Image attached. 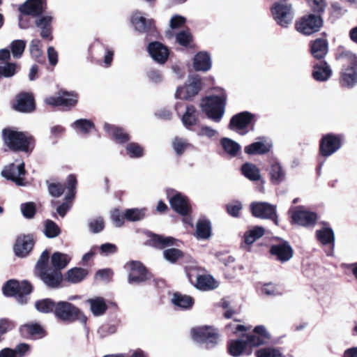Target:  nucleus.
Instances as JSON below:
<instances>
[{
    "mask_svg": "<svg viewBox=\"0 0 357 357\" xmlns=\"http://www.w3.org/2000/svg\"><path fill=\"white\" fill-rule=\"evenodd\" d=\"M3 144L14 153H24L30 155L36 146V139L27 132L18 131L15 128L7 127L1 134Z\"/></svg>",
    "mask_w": 357,
    "mask_h": 357,
    "instance_id": "f03ea898",
    "label": "nucleus"
},
{
    "mask_svg": "<svg viewBox=\"0 0 357 357\" xmlns=\"http://www.w3.org/2000/svg\"><path fill=\"white\" fill-rule=\"evenodd\" d=\"M26 47V42L22 40H15L11 43L10 48L13 57L20 58Z\"/></svg>",
    "mask_w": 357,
    "mask_h": 357,
    "instance_id": "bf43d9fd",
    "label": "nucleus"
},
{
    "mask_svg": "<svg viewBox=\"0 0 357 357\" xmlns=\"http://www.w3.org/2000/svg\"><path fill=\"white\" fill-rule=\"evenodd\" d=\"M169 202L172 209L183 217V221L185 223L190 224L192 208L190 199L181 192L174 191V194L169 197Z\"/></svg>",
    "mask_w": 357,
    "mask_h": 357,
    "instance_id": "1a4fd4ad",
    "label": "nucleus"
},
{
    "mask_svg": "<svg viewBox=\"0 0 357 357\" xmlns=\"http://www.w3.org/2000/svg\"><path fill=\"white\" fill-rule=\"evenodd\" d=\"M270 10L273 20L280 27L287 29L293 23L295 13L292 4L288 0L275 1Z\"/></svg>",
    "mask_w": 357,
    "mask_h": 357,
    "instance_id": "20e7f679",
    "label": "nucleus"
},
{
    "mask_svg": "<svg viewBox=\"0 0 357 357\" xmlns=\"http://www.w3.org/2000/svg\"><path fill=\"white\" fill-rule=\"evenodd\" d=\"M78 96L74 92H68L61 90L58 96H49L45 100L47 105L52 107H62L66 109H70L77 103Z\"/></svg>",
    "mask_w": 357,
    "mask_h": 357,
    "instance_id": "4468645a",
    "label": "nucleus"
},
{
    "mask_svg": "<svg viewBox=\"0 0 357 357\" xmlns=\"http://www.w3.org/2000/svg\"><path fill=\"white\" fill-rule=\"evenodd\" d=\"M50 259V252L47 250H44L40 255L35 267V274L40 271H47L51 268L48 266Z\"/></svg>",
    "mask_w": 357,
    "mask_h": 357,
    "instance_id": "09e8293b",
    "label": "nucleus"
},
{
    "mask_svg": "<svg viewBox=\"0 0 357 357\" xmlns=\"http://www.w3.org/2000/svg\"><path fill=\"white\" fill-rule=\"evenodd\" d=\"M70 261L68 255L59 252H54L51 257V264L52 268L61 271L66 268Z\"/></svg>",
    "mask_w": 357,
    "mask_h": 357,
    "instance_id": "a19ab883",
    "label": "nucleus"
},
{
    "mask_svg": "<svg viewBox=\"0 0 357 357\" xmlns=\"http://www.w3.org/2000/svg\"><path fill=\"white\" fill-rule=\"evenodd\" d=\"M228 351L234 357L241 355L249 356L252 354L251 349L248 348L244 339H238L229 342Z\"/></svg>",
    "mask_w": 357,
    "mask_h": 357,
    "instance_id": "2f4dec72",
    "label": "nucleus"
},
{
    "mask_svg": "<svg viewBox=\"0 0 357 357\" xmlns=\"http://www.w3.org/2000/svg\"><path fill=\"white\" fill-rule=\"evenodd\" d=\"M36 275L50 289L59 288L63 280V275L61 272L52 268L47 271H40L36 273Z\"/></svg>",
    "mask_w": 357,
    "mask_h": 357,
    "instance_id": "4be33fe9",
    "label": "nucleus"
},
{
    "mask_svg": "<svg viewBox=\"0 0 357 357\" xmlns=\"http://www.w3.org/2000/svg\"><path fill=\"white\" fill-rule=\"evenodd\" d=\"M104 129L108 136L117 144H124L130 139V135L121 127L105 123Z\"/></svg>",
    "mask_w": 357,
    "mask_h": 357,
    "instance_id": "393cba45",
    "label": "nucleus"
},
{
    "mask_svg": "<svg viewBox=\"0 0 357 357\" xmlns=\"http://www.w3.org/2000/svg\"><path fill=\"white\" fill-rule=\"evenodd\" d=\"M41 46V42L38 39L32 40L29 45L30 53L38 62H40L44 60Z\"/></svg>",
    "mask_w": 357,
    "mask_h": 357,
    "instance_id": "de8ad7c7",
    "label": "nucleus"
},
{
    "mask_svg": "<svg viewBox=\"0 0 357 357\" xmlns=\"http://www.w3.org/2000/svg\"><path fill=\"white\" fill-rule=\"evenodd\" d=\"M315 236L319 242L322 245H330V250L327 252L328 256H333L335 248V234L333 229L330 227H324L315 231Z\"/></svg>",
    "mask_w": 357,
    "mask_h": 357,
    "instance_id": "a878e982",
    "label": "nucleus"
},
{
    "mask_svg": "<svg viewBox=\"0 0 357 357\" xmlns=\"http://www.w3.org/2000/svg\"><path fill=\"white\" fill-rule=\"evenodd\" d=\"M15 326L16 324L13 321L8 318L0 319V342L3 339L2 336L8 331L15 328Z\"/></svg>",
    "mask_w": 357,
    "mask_h": 357,
    "instance_id": "69168bd1",
    "label": "nucleus"
},
{
    "mask_svg": "<svg viewBox=\"0 0 357 357\" xmlns=\"http://www.w3.org/2000/svg\"><path fill=\"white\" fill-rule=\"evenodd\" d=\"M47 185L49 193L54 197H59L66 190V185L61 183H50L47 181Z\"/></svg>",
    "mask_w": 357,
    "mask_h": 357,
    "instance_id": "4d7b16f0",
    "label": "nucleus"
},
{
    "mask_svg": "<svg viewBox=\"0 0 357 357\" xmlns=\"http://www.w3.org/2000/svg\"><path fill=\"white\" fill-rule=\"evenodd\" d=\"M35 307L40 313L53 314L58 321L66 324L77 321L86 324L87 322L88 319L84 312L68 301H56L46 298L36 301Z\"/></svg>",
    "mask_w": 357,
    "mask_h": 357,
    "instance_id": "f257e3e1",
    "label": "nucleus"
},
{
    "mask_svg": "<svg viewBox=\"0 0 357 357\" xmlns=\"http://www.w3.org/2000/svg\"><path fill=\"white\" fill-rule=\"evenodd\" d=\"M35 25L41 29L40 36L45 40H52L53 36L52 35V17L51 16H42L36 17L35 20Z\"/></svg>",
    "mask_w": 357,
    "mask_h": 357,
    "instance_id": "c756f323",
    "label": "nucleus"
},
{
    "mask_svg": "<svg viewBox=\"0 0 357 357\" xmlns=\"http://www.w3.org/2000/svg\"><path fill=\"white\" fill-rule=\"evenodd\" d=\"M43 3L44 0H26L20 6L19 10L24 15L38 17L44 11Z\"/></svg>",
    "mask_w": 357,
    "mask_h": 357,
    "instance_id": "cd10ccee",
    "label": "nucleus"
},
{
    "mask_svg": "<svg viewBox=\"0 0 357 357\" xmlns=\"http://www.w3.org/2000/svg\"><path fill=\"white\" fill-rule=\"evenodd\" d=\"M211 223L208 220H199L197 223L196 234L198 238L206 239L211 236Z\"/></svg>",
    "mask_w": 357,
    "mask_h": 357,
    "instance_id": "a18cd8bd",
    "label": "nucleus"
},
{
    "mask_svg": "<svg viewBox=\"0 0 357 357\" xmlns=\"http://www.w3.org/2000/svg\"><path fill=\"white\" fill-rule=\"evenodd\" d=\"M66 181V188H68V192L65 199L67 200H73L75 195L76 185L77 183L76 176L74 174L68 175Z\"/></svg>",
    "mask_w": 357,
    "mask_h": 357,
    "instance_id": "603ef678",
    "label": "nucleus"
},
{
    "mask_svg": "<svg viewBox=\"0 0 357 357\" xmlns=\"http://www.w3.org/2000/svg\"><path fill=\"white\" fill-rule=\"evenodd\" d=\"M20 333L22 337L32 340L41 339L47 335L46 331L38 323H29L21 326Z\"/></svg>",
    "mask_w": 357,
    "mask_h": 357,
    "instance_id": "b1692460",
    "label": "nucleus"
},
{
    "mask_svg": "<svg viewBox=\"0 0 357 357\" xmlns=\"http://www.w3.org/2000/svg\"><path fill=\"white\" fill-rule=\"evenodd\" d=\"M75 126L77 129H78L81 132L84 134H88L91 130L95 128L94 123L88 119H79L77 120L75 123Z\"/></svg>",
    "mask_w": 357,
    "mask_h": 357,
    "instance_id": "0e129e2a",
    "label": "nucleus"
},
{
    "mask_svg": "<svg viewBox=\"0 0 357 357\" xmlns=\"http://www.w3.org/2000/svg\"><path fill=\"white\" fill-rule=\"evenodd\" d=\"M244 340L248 348H250L252 351V347H258L268 343L255 333L246 335Z\"/></svg>",
    "mask_w": 357,
    "mask_h": 357,
    "instance_id": "864d4df0",
    "label": "nucleus"
},
{
    "mask_svg": "<svg viewBox=\"0 0 357 357\" xmlns=\"http://www.w3.org/2000/svg\"><path fill=\"white\" fill-rule=\"evenodd\" d=\"M328 51V44L324 38H317L310 43V52L317 59L325 57Z\"/></svg>",
    "mask_w": 357,
    "mask_h": 357,
    "instance_id": "473e14b6",
    "label": "nucleus"
},
{
    "mask_svg": "<svg viewBox=\"0 0 357 357\" xmlns=\"http://www.w3.org/2000/svg\"><path fill=\"white\" fill-rule=\"evenodd\" d=\"M243 174L250 181H259L261 174L256 165L251 163H245L241 167Z\"/></svg>",
    "mask_w": 357,
    "mask_h": 357,
    "instance_id": "37998d69",
    "label": "nucleus"
},
{
    "mask_svg": "<svg viewBox=\"0 0 357 357\" xmlns=\"http://www.w3.org/2000/svg\"><path fill=\"white\" fill-rule=\"evenodd\" d=\"M20 209L22 215L27 219L33 218L36 213V205L34 202H29L22 204Z\"/></svg>",
    "mask_w": 357,
    "mask_h": 357,
    "instance_id": "680f3d73",
    "label": "nucleus"
},
{
    "mask_svg": "<svg viewBox=\"0 0 357 357\" xmlns=\"http://www.w3.org/2000/svg\"><path fill=\"white\" fill-rule=\"evenodd\" d=\"M131 23L135 29L140 33H153L155 31L154 21L146 19L139 13H135L132 16Z\"/></svg>",
    "mask_w": 357,
    "mask_h": 357,
    "instance_id": "bb28decb",
    "label": "nucleus"
},
{
    "mask_svg": "<svg viewBox=\"0 0 357 357\" xmlns=\"http://www.w3.org/2000/svg\"><path fill=\"white\" fill-rule=\"evenodd\" d=\"M17 66L15 63H7L5 66H0V79L3 77L9 78L17 73Z\"/></svg>",
    "mask_w": 357,
    "mask_h": 357,
    "instance_id": "052dcab7",
    "label": "nucleus"
},
{
    "mask_svg": "<svg viewBox=\"0 0 357 357\" xmlns=\"http://www.w3.org/2000/svg\"><path fill=\"white\" fill-rule=\"evenodd\" d=\"M192 340L206 349H211L216 347L220 341L218 329L212 326H199L190 330Z\"/></svg>",
    "mask_w": 357,
    "mask_h": 357,
    "instance_id": "7ed1b4c3",
    "label": "nucleus"
},
{
    "mask_svg": "<svg viewBox=\"0 0 357 357\" xmlns=\"http://www.w3.org/2000/svg\"><path fill=\"white\" fill-rule=\"evenodd\" d=\"M35 241L31 235L19 236L13 246L15 255L18 257H26L32 250Z\"/></svg>",
    "mask_w": 357,
    "mask_h": 357,
    "instance_id": "aec40b11",
    "label": "nucleus"
},
{
    "mask_svg": "<svg viewBox=\"0 0 357 357\" xmlns=\"http://www.w3.org/2000/svg\"><path fill=\"white\" fill-rule=\"evenodd\" d=\"M340 58L349 64L342 70L340 84L344 87L352 88L357 84V56L346 50L340 54Z\"/></svg>",
    "mask_w": 357,
    "mask_h": 357,
    "instance_id": "423d86ee",
    "label": "nucleus"
},
{
    "mask_svg": "<svg viewBox=\"0 0 357 357\" xmlns=\"http://www.w3.org/2000/svg\"><path fill=\"white\" fill-rule=\"evenodd\" d=\"M175 238L171 236L165 237L162 235L151 234L146 244L155 248L162 249L174 245Z\"/></svg>",
    "mask_w": 357,
    "mask_h": 357,
    "instance_id": "e433bc0d",
    "label": "nucleus"
},
{
    "mask_svg": "<svg viewBox=\"0 0 357 357\" xmlns=\"http://www.w3.org/2000/svg\"><path fill=\"white\" fill-rule=\"evenodd\" d=\"M190 282L201 291L213 290L218 287V282L209 274L197 267H191L187 271Z\"/></svg>",
    "mask_w": 357,
    "mask_h": 357,
    "instance_id": "0eeeda50",
    "label": "nucleus"
},
{
    "mask_svg": "<svg viewBox=\"0 0 357 357\" xmlns=\"http://www.w3.org/2000/svg\"><path fill=\"white\" fill-rule=\"evenodd\" d=\"M202 88L201 79L198 77H193L189 84L177 88L175 97L178 99L190 100L196 96Z\"/></svg>",
    "mask_w": 357,
    "mask_h": 357,
    "instance_id": "412c9836",
    "label": "nucleus"
},
{
    "mask_svg": "<svg viewBox=\"0 0 357 357\" xmlns=\"http://www.w3.org/2000/svg\"><path fill=\"white\" fill-rule=\"evenodd\" d=\"M311 10L317 16H321L324 13L327 2L326 0H307Z\"/></svg>",
    "mask_w": 357,
    "mask_h": 357,
    "instance_id": "3c124183",
    "label": "nucleus"
},
{
    "mask_svg": "<svg viewBox=\"0 0 357 357\" xmlns=\"http://www.w3.org/2000/svg\"><path fill=\"white\" fill-rule=\"evenodd\" d=\"M26 174L25 165L22 162L16 166L14 163H11L6 166L1 172L3 177L7 180L13 181L17 185L22 186L24 185V178L22 176Z\"/></svg>",
    "mask_w": 357,
    "mask_h": 357,
    "instance_id": "f3484780",
    "label": "nucleus"
},
{
    "mask_svg": "<svg viewBox=\"0 0 357 357\" xmlns=\"http://www.w3.org/2000/svg\"><path fill=\"white\" fill-rule=\"evenodd\" d=\"M242 208L243 206L240 202L234 201L227 205V211L230 215L238 217Z\"/></svg>",
    "mask_w": 357,
    "mask_h": 357,
    "instance_id": "774afa93",
    "label": "nucleus"
},
{
    "mask_svg": "<svg viewBox=\"0 0 357 357\" xmlns=\"http://www.w3.org/2000/svg\"><path fill=\"white\" fill-rule=\"evenodd\" d=\"M323 20L321 17L315 14H309L296 21L295 27L297 31L303 35H311L317 32L321 27Z\"/></svg>",
    "mask_w": 357,
    "mask_h": 357,
    "instance_id": "f8f14e48",
    "label": "nucleus"
},
{
    "mask_svg": "<svg viewBox=\"0 0 357 357\" xmlns=\"http://www.w3.org/2000/svg\"><path fill=\"white\" fill-rule=\"evenodd\" d=\"M312 75L317 82H326L331 77L332 70L326 61H321L313 66Z\"/></svg>",
    "mask_w": 357,
    "mask_h": 357,
    "instance_id": "7c9ffc66",
    "label": "nucleus"
},
{
    "mask_svg": "<svg viewBox=\"0 0 357 357\" xmlns=\"http://www.w3.org/2000/svg\"><path fill=\"white\" fill-rule=\"evenodd\" d=\"M111 219L116 227H122L124 225L125 212L123 213L119 208H114L111 211Z\"/></svg>",
    "mask_w": 357,
    "mask_h": 357,
    "instance_id": "338daca9",
    "label": "nucleus"
},
{
    "mask_svg": "<svg viewBox=\"0 0 357 357\" xmlns=\"http://www.w3.org/2000/svg\"><path fill=\"white\" fill-rule=\"evenodd\" d=\"M289 213L292 222L301 227H313L317 221L316 213L306 210L301 206L291 207L289 210Z\"/></svg>",
    "mask_w": 357,
    "mask_h": 357,
    "instance_id": "9b49d317",
    "label": "nucleus"
},
{
    "mask_svg": "<svg viewBox=\"0 0 357 357\" xmlns=\"http://www.w3.org/2000/svg\"><path fill=\"white\" fill-rule=\"evenodd\" d=\"M127 154L132 158H138L144 155V148L137 142L128 143L126 146Z\"/></svg>",
    "mask_w": 357,
    "mask_h": 357,
    "instance_id": "49530a36",
    "label": "nucleus"
},
{
    "mask_svg": "<svg viewBox=\"0 0 357 357\" xmlns=\"http://www.w3.org/2000/svg\"><path fill=\"white\" fill-rule=\"evenodd\" d=\"M193 67L197 71H207L211 67V58L207 52H198L193 59Z\"/></svg>",
    "mask_w": 357,
    "mask_h": 357,
    "instance_id": "58836bf2",
    "label": "nucleus"
},
{
    "mask_svg": "<svg viewBox=\"0 0 357 357\" xmlns=\"http://www.w3.org/2000/svg\"><path fill=\"white\" fill-rule=\"evenodd\" d=\"M250 209L255 217L262 219H273L276 221V206L267 202H253L250 205Z\"/></svg>",
    "mask_w": 357,
    "mask_h": 357,
    "instance_id": "a211bd4d",
    "label": "nucleus"
},
{
    "mask_svg": "<svg viewBox=\"0 0 357 357\" xmlns=\"http://www.w3.org/2000/svg\"><path fill=\"white\" fill-rule=\"evenodd\" d=\"M126 219L135 222L142 220L145 217V210L139 208H130L125 211Z\"/></svg>",
    "mask_w": 357,
    "mask_h": 357,
    "instance_id": "6e6d98bb",
    "label": "nucleus"
},
{
    "mask_svg": "<svg viewBox=\"0 0 357 357\" xmlns=\"http://www.w3.org/2000/svg\"><path fill=\"white\" fill-rule=\"evenodd\" d=\"M172 303L182 310H189L194 305L195 299L190 296L175 292L173 294Z\"/></svg>",
    "mask_w": 357,
    "mask_h": 357,
    "instance_id": "4c0bfd02",
    "label": "nucleus"
},
{
    "mask_svg": "<svg viewBox=\"0 0 357 357\" xmlns=\"http://www.w3.org/2000/svg\"><path fill=\"white\" fill-rule=\"evenodd\" d=\"M86 302L90 305V309L94 316L98 317L104 314L108 307L102 297L89 298Z\"/></svg>",
    "mask_w": 357,
    "mask_h": 357,
    "instance_id": "ea45409f",
    "label": "nucleus"
},
{
    "mask_svg": "<svg viewBox=\"0 0 357 357\" xmlns=\"http://www.w3.org/2000/svg\"><path fill=\"white\" fill-rule=\"evenodd\" d=\"M200 108L208 119L215 122L220 121L223 114V96H210L203 98Z\"/></svg>",
    "mask_w": 357,
    "mask_h": 357,
    "instance_id": "6e6552de",
    "label": "nucleus"
},
{
    "mask_svg": "<svg viewBox=\"0 0 357 357\" xmlns=\"http://www.w3.org/2000/svg\"><path fill=\"white\" fill-rule=\"evenodd\" d=\"M269 252L280 263L289 261L294 255L293 248L287 241L272 245Z\"/></svg>",
    "mask_w": 357,
    "mask_h": 357,
    "instance_id": "6ab92c4d",
    "label": "nucleus"
},
{
    "mask_svg": "<svg viewBox=\"0 0 357 357\" xmlns=\"http://www.w3.org/2000/svg\"><path fill=\"white\" fill-rule=\"evenodd\" d=\"M128 268V281L130 284H140L153 279V275L140 261H130Z\"/></svg>",
    "mask_w": 357,
    "mask_h": 357,
    "instance_id": "9d476101",
    "label": "nucleus"
},
{
    "mask_svg": "<svg viewBox=\"0 0 357 357\" xmlns=\"http://www.w3.org/2000/svg\"><path fill=\"white\" fill-rule=\"evenodd\" d=\"M241 149V145L236 142L225 137V152H227L231 157L238 155Z\"/></svg>",
    "mask_w": 357,
    "mask_h": 357,
    "instance_id": "8fccbe9b",
    "label": "nucleus"
},
{
    "mask_svg": "<svg viewBox=\"0 0 357 357\" xmlns=\"http://www.w3.org/2000/svg\"><path fill=\"white\" fill-rule=\"evenodd\" d=\"M341 146L342 139L340 136L333 134L326 135L320 141V154L322 156L328 157L339 150Z\"/></svg>",
    "mask_w": 357,
    "mask_h": 357,
    "instance_id": "2eb2a0df",
    "label": "nucleus"
},
{
    "mask_svg": "<svg viewBox=\"0 0 357 357\" xmlns=\"http://www.w3.org/2000/svg\"><path fill=\"white\" fill-rule=\"evenodd\" d=\"M181 121L188 129H191L199 123V112L195 107L192 105H187L185 112L183 114Z\"/></svg>",
    "mask_w": 357,
    "mask_h": 357,
    "instance_id": "72a5a7b5",
    "label": "nucleus"
},
{
    "mask_svg": "<svg viewBox=\"0 0 357 357\" xmlns=\"http://www.w3.org/2000/svg\"><path fill=\"white\" fill-rule=\"evenodd\" d=\"M13 108L22 113H31L36 109L33 96L28 92L18 93L13 102Z\"/></svg>",
    "mask_w": 357,
    "mask_h": 357,
    "instance_id": "dca6fc26",
    "label": "nucleus"
},
{
    "mask_svg": "<svg viewBox=\"0 0 357 357\" xmlns=\"http://www.w3.org/2000/svg\"><path fill=\"white\" fill-rule=\"evenodd\" d=\"M272 144L264 137L259 138L257 142H253L244 149L245 153L248 155H263L271 150Z\"/></svg>",
    "mask_w": 357,
    "mask_h": 357,
    "instance_id": "c85d7f7f",
    "label": "nucleus"
},
{
    "mask_svg": "<svg viewBox=\"0 0 357 357\" xmlns=\"http://www.w3.org/2000/svg\"><path fill=\"white\" fill-rule=\"evenodd\" d=\"M256 357H284L281 348L265 347L257 349L255 352Z\"/></svg>",
    "mask_w": 357,
    "mask_h": 357,
    "instance_id": "79ce46f5",
    "label": "nucleus"
},
{
    "mask_svg": "<svg viewBox=\"0 0 357 357\" xmlns=\"http://www.w3.org/2000/svg\"><path fill=\"white\" fill-rule=\"evenodd\" d=\"M270 181L273 185H279L286 178V172L282 165L278 162H273L268 170Z\"/></svg>",
    "mask_w": 357,
    "mask_h": 357,
    "instance_id": "f704fd0d",
    "label": "nucleus"
},
{
    "mask_svg": "<svg viewBox=\"0 0 357 357\" xmlns=\"http://www.w3.org/2000/svg\"><path fill=\"white\" fill-rule=\"evenodd\" d=\"M89 275V271L84 268L75 267L69 269L63 276V280L76 284L84 280Z\"/></svg>",
    "mask_w": 357,
    "mask_h": 357,
    "instance_id": "c9c22d12",
    "label": "nucleus"
},
{
    "mask_svg": "<svg viewBox=\"0 0 357 357\" xmlns=\"http://www.w3.org/2000/svg\"><path fill=\"white\" fill-rule=\"evenodd\" d=\"M176 40L179 45L187 47L192 41V36L188 30H183L176 34Z\"/></svg>",
    "mask_w": 357,
    "mask_h": 357,
    "instance_id": "e2e57ef3",
    "label": "nucleus"
},
{
    "mask_svg": "<svg viewBox=\"0 0 357 357\" xmlns=\"http://www.w3.org/2000/svg\"><path fill=\"white\" fill-rule=\"evenodd\" d=\"M147 51L152 59L160 64H164L168 59L169 51L167 47L158 41L151 42Z\"/></svg>",
    "mask_w": 357,
    "mask_h": 357,
    "instance_id": "5701e85b",
    "label": "nucleus"
},
{
    "mask_svg": "<svg viewBox=\"0 0 357 357\" xmlns=\"http://www.w3.org/2000/svg\"><path fill=\"white\" fill-rule=\"evenodd\" d=\"M164 257L171 263H176L178 259L184 257V253L177 248H169L163 252Z\"/></svg>",
    "mask_w": 357,
    "mask_h": 357,
    "instance_id": "13d9d810",
    "label": "nucleus"
},
{
    "mask_svg": "<svg viewBox=\"0 0 357 357\" xmlns=\"http://www.w3.org/2000/svg\"><path fill=\"white\" fill-rule=\"evenodd\" d=\"M33 287L31 282L22 280H9L3 286L2 291L6 296H15L17 301L24 305L28 303V296L33 291Z\"/></svg>",
    "mask_w": 357,
    "mask_h": 357,
    "instance_id": "39448f33",
    "label": "nucleus"
},
{
    "mask_svg": "<svg viewBox=\"0 0 357 357\" xmlns=\"http://www.w3.org/2000/svg\"><path fill=\"white\" fill-rule=\"evenodd\" d=\"M61 233L59 226L52 220H47L45 224V234L47 238H55Z\"/></svg>",
    "mask_w": 357,
    "mask_h": 357,
    "instance_id": "5fc2aeb1",
    "label": "nucleus"
},
{
    "mask_svg": "<svg viewBox=\"0 0 357 357\" xmlns=\"http://www.w3.org/2000/svg\"><path fill=\"white\" fill-rule=\"evenodd\" d=\"M255 120V114L250 112H241L234 115L228 125V128L244 135L248 132V127Z\"/></svg>",
    "mask_w": 357,
    "mask_h": 357,
    "instance_id": "ddd939ff",
    "label": "nucleus"
},
{
    "mask_svg": "<svg viewBox=\"0 0 357 357\" xmlns=\"http://www.w3.org/2000/svg\"><path fill=\"white\" fill-rule=\"evenodd\" d=\"M264 234V229L262 227L256 226L248 230L244 234V242L248 245L252 244L255 241Z\"/></svg>",
    "mask_w": 357,
    "mask_h": 357,
    "instance_id": "c03bdc74",
    "label": "nucleus"
}]
</instances>
